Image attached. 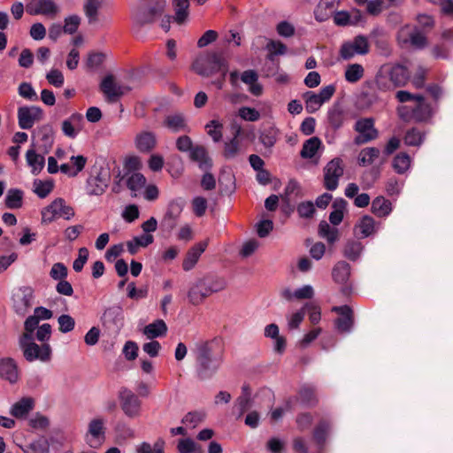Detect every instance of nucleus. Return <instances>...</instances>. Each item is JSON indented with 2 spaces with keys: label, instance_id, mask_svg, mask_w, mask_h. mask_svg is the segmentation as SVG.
I'll use <instances>...</instances> for the list:
<instances>
[{
  "label": "nucleus",
  "instance_id": "f257e3e1",
  "mask_svg": "<svg viewBox=\"0 0 453 453\" xmlns=\"http://www.w3.org/2000/svg\"><path fill=\"white\" fill-rule=\"evenodd\" d=\"M111 179L109 165L103 159L96 161L86 181V193L88 196H102Z\"/></svg>",
  "mask_w": 453,
  "mask_h": 453
},
{
  "label": "nucleus",
  "instance_id": "f03ea898",
  "mask_svg": "<svg viewBox=\"0 0 453 453\" xmlns=\"http://www.w3.org/2000/svg\"><path fill=\"white\" fill-rule=\"evenodd\" d=\"M192 69L203 77L211 76L218 72H221L223 76H226L228 64L221 53L212 52L197 57L193 62Z\"/></svg>",
  "mask_w": 453,
  "mask_h": 453
},
{
  "label": "nucleus",
  "instance_id": "7ed1b4c3",
  "mask_svg": "<svg viewBox=\"0 0 453 453\" xmlns=\"http://www.w3.org/2000/svg\"><path fill=\"white\" fill-rule=\"evenodd\" d=\"M409 79V72L402 65L384 66L376 76V84L380 89L387 90L404 85Z\"/></svg>",
  "mask_w": 453,
  "mask_h": 453
},
{
  "label": "nucleus",
  "instance_id": "20e7f679",
  "mask_svg": "<svg viewBox=\"0 0 453 453\" xmlns=\"http://www.w3.org/2000/svg\"><path fill=\"white\" fill-rule=\"evenodd\" d=\"M196 355L198 363V373L202 379H207L214 374L220 365V360L211 356L209 343L199 342L196 345Z\"/></svg>",
  "mask_w": 453,
  "mask_h": 453
},
{
  "label": "nucleus",
  "instance_id": "39448f33",
  "mask_svg": "<svg viewBox=\"0 0 453 453\" xmlns=\"http://www.w3.org/2000/svg\"><path fill=\"white\" fill-rule=\"evenodd\" d=\"M33 337L29 334H23L19 340V345L23 351L24 357L28 362L40 360L42 362H48L51 357V348L48 343L38 345L34 342Z\"/></svg>",
  "mask_w": 453,
  "mask_h": 453
},
{
  "label": "nucleus",
  "instance_id": "423d86ee",
  "mask_svg": "<svg viewBox=\"0 0 453 453\" xmlns=\"http://www.w3.org/2000/svg\"><path fill=\"white\" fill-rule=\"evenodd\" d=\"M399 117L404 121H425L431 116V108L420 96L413 105H402L397 108Z\"/></svg>",
  "mask_w": 453,
  "mask_h": 453
},
{
  "label": "nucleus",
  "instance_id": "0eeeda50",
  "mask_svg": "<svg viewBox=\"0 0 453 453\" xmlns=\"http://www.w3.org/2000/svg\"><path fill=\"white\" fill-rule=\"evenodd\" d=\"M41 214L42 222L47 224L59 218L69 220L74 216V211L71 206L66 204L64 199L57 198L44 207Z\"/></svg>",
  "mask_w": 453,
  "mask_h": 453
},
{
  "label": "nucleus",
  "instance_id": "6e6552de",
  "mask_svg": "<svg viewBox=\"0 0 453 453\" xmlns=\"http://www.w3.org/2000/svg\"><path fill=\"white\" fill-rule=\"evenodd\" d=\"M121 410L128 418H138L142 414V401L132 390L122 388L118 395Z\"/></svg>",
  "mask_w": 453,
  "mask_h": 453
},
{
  "label": "nucleus",
  "instance_id": "1a4fd4ad",
  "mask_svg": "<svg viewBox=\"0 0 453 453\" xmlns=\"http://www.w3.org/2000/svg\"><path fill=\"white\" fill-rule=\"evenodd\" d=\"M335 92L334 85H327L323 87L318 93L307 91L303 95L305 102V109L309 113H314L320 107L328 102Z\"/></svg>",
  "mask_w": 453,
  "mask_h": 453
},
{
  "label": "nucleus",
  "instance_id": "9d476101",
  "mask_svg": "<svg viewBox=\"0 0 453 453\" xmlns=\"http://www.w3.org/2000/svg\"><path fill=\"white\" fill-rule=\"evenodd\" d=\"M34 300V290L31 287L15 288L12 292V305L16 313L25 315L31 308Z\"/></svg>",
  "mask_w": 453,
  "mask_h": 453
},
{
  "label": "nucleus",
  "instance_id": "9b49d317",
  "mask_svg": "<svg viewBox=\"0 0 453 453\" xmlns=\"http://www.w3.org/2000/svg\"><path fill=\"white\" fill-rule=\"evenodd\" d=\"M344 173L343 160L340 157H334L329 161L324 167V185L327 190L337 188L340 178Z\"/></svg>",
  "mask_w": 453,
  "mask_h": 453
},
{
  "label": "nucleus",
  "instance_id": "f8f14e48",
  "mask_svg": "<svg viewBox=\"0 0 453 453\" xmlns=\"http://www.w3.org/2000/svg\"><path fill=\"white\" fill-rule=\"evenodd\" d=\"M369 50L368 39L364 35H357L353 40L342 43L340 56L342 58L349 60L357 55H366Z\"/></svg>",
  "mask_w": 453,
  "mask_h": 453
},
{
  "label": "nucleus",
  "instance_id": "ddd939ff",
  "mask_svg": "<svg viewBox=\"0 0 453 453\" xmlns=\"http://www.w3.org/2000/svg\"><path fill=\"white\" fill-rule=\"evenodd\" d=\"M26 11L30 15H42L53 19L60 12V7L53 0H30Z\"/></svg>",
  "mask_w": 453,
  "mask_h": 453
},
{
  "label": "nucleus",
  "instance_id": "4468645a",
  "mask_svg": "<svg viewBox=\"0 0 453 453\" xmlns=\"http://www.w3.org/2000/svg\"><path fill=\"white\" fill-rule=\"evenodd\" d=\"M105 440V421L104 418H96L88 425L86 441L93 449L99 448Z\"/></svg>",
  "mask_w": 453,
  "mask_h": 453
},
{
  "label": "nucleus",
  "instance_id": "2eb2a0df",
  "mask_svg": "<svg viewBox=\"0 0 453 453\" xmlns=\"http://www.w3.org/2000/svg\"><path fill=\"white\" fill-rule=\"evenodd\" d=\"M42 117L43 111L38 106H22L18 109L19 126L22 129H30Z\"/></svg>",
  "mask_w": 453,
  "mask_h": 453
},
{
  "label": "nucleus",
  "instance_id": "dca6fc26",
  "mask_svg": "<svg viewBox=\"0 0 453 453\" xmlns=\"http://www.w3.org/2000/svg\"><path fill=\"white\" fill-rule=\"evenodd\" d=\"M100 89L105 96L107 101L116 102L120 96L125 95L129 88L116 82L112 75L105 76L100 84Z\"/></svg>",
  "mask_w": 453,
  "mask_h": 453
},
{
  "label": "nucleus",
  "instance_id": "f3484780",
  "mask_svg": "<svg viewBox=\"0 0 453 453\" xmlns=\"http://www.w3.org/2000/svg\"><path fill=\"white\" fill-rule=\"evenodd\" d=\"M355 129L359 134L355 138V142L357 144L368 142L375 139L378 135V132L374 128V123L372 119H362L357 120L355 125Z\"/></svg>",
  "mask_w": 453,
  "mask_h": 453
},
{
  "label": "nucleus",
  "instance_id": "a211bd4d",
  "mask_svg": "<svg viewBox=\"0 0 453 453\" xmlns=\"http://www.w3.org/2000/svg\"><path fill=\"white\" fill-rule=\"evenodd\" d=\"M84 119L82 114L74 112L63 120L61 129L68 138L74 139L83 129Z\"/></svg>",
  "mask_w": 453,
  "mask_h": 453
},
{
  "label": "nucleus",
  "instance_id": "6ab92c4d",
  "mask_svg": "<svg viewBox=\"0 0 453 453\" xmlns=\"http://www.w3.org/2000/svg\"><path fill=\"white\" fill-rule=\"evenodd\" d=\"M398 40L401 43L410 42L416 48H422L426 45V37L419 30L410 26L401 28L398 33Z\"/></svg>",
  "mask_w": 453,
  "mask_h": 453
},
{
  "label": "nucleus",
  "instance_id": "aec40b11",
  "mask_svg": "<svg viewBox=\"0 0 453 453\" xmlns=\"http://www.w3.org/2000/svg\"><path fill=\"white\" fill-rule=\"evenodd\" d=\"M35 400L31 396H24L15 402L10 408L9 413L17 419H26L35 409Z\"/></svg>",
  "mask_w": 453,
  "mask_h": 453
},
{
  "label": "nucleus",
  "instance_id": "412c9836",
  "mask_svg": "<svg viewBox=\"0 0 453 453\" xmlns=\"http://www.w3.org/2000/svg\"><path fill=\"white\" fill-rule=\"evenodd\" d=\"M185 202L181 198H176L172 200L167 206V210L163 218L162 224L168 226L170 228H173L175 226L176 219L181 214Z\"/></svg>",
  "mask_w": 453,
  "mask_h": 453
},
{
  "label": "nucleus",
  "instance_id": "4be33fe9",
  "mask_svg": "<svg viewBox=\"0 0 453 453\" xmlns=\"http://www.w3.org/2000/svg\"><path fill=\"white\" fill-rule=\"evenodd\" d=\"M164 126L173 133L190 131L185 115L180 112L168 114L165 118Z\"/></svg>",
  "mask_w": 453,
  "mask_h": 453
},
{
  "label": "nucleus",
  "instance_id": "5701e85b",
  "mask_svg": "<svg viewBox=\"0 0 453 453\" xmlns=\"http://www.w3.org/2000/svg\"><path fill=\"white\" fill-rule=\"evenodd\" d=\"M0 377L15 383L19 380V369L15 360L12 357L0 358Z\"/></svg>",
  "mask_w": 453,
  "mask_h": 453
},
{
  "label": "nucleus",
  "instance_id": "b1692460",
  "mask_svg": "<svg viewBox=\"0 0 453 453\" xmlns=\"http://www.w3.org/2000/svg\"><path fill=\"white\" fill-rule=\"evenodd\" d=\"M134 144L139 151L148 153L157 145L156 134L151 131H142L135 135Z\"/></svg>",
  "mask_w": 453,
  "mask_h": 453
},
{
  "label": "nucleus",
  "instance_id": "393cba45",
  "mask_svg": "<svg viewBox=\"0 0 453 453\" xmlns=\"http://www.w3.org/2000/svg\"><path fill=\"white\" fill-rule=\"evenodd\" d=\"M208 245V241H203L193 246L187 253L186 257L182 263L184 271H190L195 267L200 256L203 253Z\"/></svg>",
  "mask_w": 453,
  "mask_h": 453
},
{
  "label": "nucleus",
  "instance_id": "a878e982",
  "mask_svg": "<svg viewBox=\"0 0 453 453\" xmlns=\"http://www.w3.org/2000/svg\"><path fill=\"white\" fill-rule=\"evenodd\" d=\"M210 296L202 278L196 280L188 292V301L194 305L202 303Z\"/></svg>",
  "mask_w": 453,
  "mask_h": 453
},
{
  "label": "nucleus",
  "instance_id": "bb28decb",
  "mask_svg": "<svg viewBox=\"0 0 453 453\" xmlns=\"http://www.w3.org/2000/svg\"><path fill=\"white\" fill-rule=\"evenodd\" d=\"M189 157L197 163L199 168L203 172L209 171L212 165V161L203 146L194 147L189 153Z\"/></svg>",
  "mask_w": 453,
  "mask_h": 453
},
{
  "label": "nucleus",
  "instance_id": "cd10ccee",
  "mask_svg": "<svg viewBox=\"0 0 453 453\" xmlns=\"http://www.w3.org/2000/svg\"><path fill=\"white\" fill-rule=\"evenodd\" d=\"M142 333L146 338L153 340L157 337L165 336L167 333V326L163 319H157L147 325L143 328Z\"/></svg>",
  "mask_w": 453,
  "mask_h": 453
},
{
  "label": "nucleus",
  "instance_id": "c85d7f7f",
  "mask_svg": "<svg viewBox=\"0 0 453 453\" xmlns=\"http://www.w3.org/2000/svg\"><path fill=\"white\" fill-rule=\"evenodd\" d=\"M392 203L384 196H377L372 203L371 211L379 218H386L392 211Z\"/></svg>",
  "mask_w": 453,
  "mask_h": 453
},
{
  "label": "nucleus",
  "instance_id": "c756f323",
  "mask_svg": "<svg viewBox=\"0 0 453 453\" xmlns=\"http://www.w3.org/2000/svg\"><path fill=\"white\" fill-rule=\"evenodd\" d=\"M334 311L340 314L336 320V326L341 332L349 331L352 326L351 310L348 306L334 307Z\"/></svg>",
  "mask_w": 453,
  "mask_h": 453
},
{
  "label": "nucleus",
  "instance_id": "7c9ffc66",
  "mask_svg": "<svg viewBox=\"0 0 453 453\" xmlns=\"http://www.w3.org/2000/svg\"><path fill=\"white\" fill-rule=\"evenodd\" d=\"M26 160L28 166L31 168V173L35 175L40 173L45 165L44 157L36 153L33 149L27 151Z\"/></svg>",
  "mask_w": 453,
  "mask_h": 453
},
{
  "label": "nucleus",
  "instance_id": "2f4dec72",
  "mask_svg": "<svg viewBox=\"0 0 453 453\" xmlns=\"http://www.w3.org/2000/svg\"><path fill=\"white\" fill-rule=\"evenodd\" d=\"M173 6L174 10V21L179 24H184L188 18V8H189V1L188 0H173Z\"/></svg>",
  "mask_w": 453,
  "mask_h": 453
},
{
  "label": "nucleus",
  "instance_id": "473e14b6",
  "mask_svg": "<svg viewBox=\"0 0 453 453\" xmlns=\"http://www.w3.org/2000/svg\"><path fill=\"white\" fill-rule=\"evenodd\" d=\"M322 142L319 138L313 136L306 140L300 151L301 157L304 159H311L315 157L318 150L320 149Z\"/></svg>",
  "mask_w": 453,
  "mask_h": 453
},
{
  "label": "nucleus",
  "instance_id": "72a5a7b5",
  "mask_svg": "<svg viewBox=\"0 0 453 453\" xmlns=\"http://www.w3.org/2000/svg\"><path fill=\"white\" fill-rule=\"evenodd\" d=\"M346 208L347 202L344 199L337 198L334 201L332 204L333 211L329 215V220L333 225L337 226L342 221Z\"/></svg>",
  "mask_w": 453,
  "mask_h": 453
},
{
  "label": "nucleus",
  "instance_id": "f704fd0d",
  "mask_svg": "<svg viewBox=\"0 0 453 453\" xmlns=\"http://www.w3.org/2000/svg\"><path fill=\"white\" fill-rule=\"evenodd\" d=\"M365 75V68L362 65L354 63L346 66L344 78L349 83H357Z\"/></svg>",
  "mask_w": 453,
  "mask_h": 453
},
{
  "label": "nucleus",
  "instance_id": "c9c22d12",
  "mask_svg": "<svg viewBox=\"0 0 453 453\" xmlns=\"http://www.w3.org/2000/svg\"><path fill=\"white\" fill-rule=\"evenodd\" d=\"M380 156V150L375 147H366L358 154L357 162L359 165L367 166L374 163Z\"/></svg>",
  "mask_w": 453,
  "mask_h": 453
},
{
  "label": "nucleus",
  "instance_id": "e433bc0d",
  "mask_svg": "<svg viewBox=\"0 0 453 453\" xmlns=\"http://www.w3.org/2000/svg\"><path fill=\"white\" fill-rule=\"evenodd\" d=\"M146 178L140 173H132L127 179V186L134 196L137 195L146 185Z\"/></svg>",
  "mask_w": 453,
  "mask_h": 453
},
{
  "label": "nucleus",
  "instance_id": "4c0bfd02",
  "mask_svg": "<svg viewBox=\"0 0 453 453\" xmlns=\"http://www.w3.org/2000/svg\"><path fill=\"white\" fill-rule=\"evenodd\" d=\"M202 279L210 295L222 291L226 288V281L222 277L205 276Z\"/></svg>",
  "mask_w": 453,
  "mask_h": 453
},
{
  "label": "nucleus",
  "instance_id": "58836bf2",
  "mask_svg": "<svg viewBox=\"0 0 453 453\" xmlns=\"http://www.w3.org/2000/svg\"><path fill=\"white\" fill-rule=\"evenodd\" d=\"M334 280L339 283H345L350 275V266L345 261L338 262L332 272Z\"/></svg>",
  "mask_w": 453,
  "mask_h": 453
},
{
  "label": "nucleus",
  "instance_id": "ea45409f",
  "mask_svg": "<svg viewBox=\"0 0 453 453\" xmlns=\"http://www.w3.org/2000/svg\"><path fill=\"white\" fill-rule=\"evenodd\" d=\"M5 205L9 209H19L23 204V192L17 188L9 189L5 196Z\"/></svg>",
  "mask_w": 453,
  "mask_h": 453
},
{
  "label": "nucleus",
  "instance_id": "a19ab883",
  "mask_svg": "<svg viewBox=\"0 0 453 453\" xmlns=\"http://www.w3.org/2000/svg\"><path fill=\"white\" fill-rule=\"evenodd\" d=\"M356 227L360 231L361 237L365 238L375 233V221L371 216L365 215L359 219Z\"/></svg>",
  "mask_w": 453,
  "mask_h": 453
},
{
  "label": "nucleus",
  "instance_id": "79ce46f5",
  "mask_svg": "<svg viewBox=\"0 0 453 453\" xmlns=\"http://www.w3.org/2000/svg\"><path fill=\"white\" fill-rule=\"evenodd\" d=\"M208 135L214 142H219L223 137V124L218 119H212L205 126Z\"/></svg>",
  "mask_w": 453,
  "mask_h": 453
},
{
  "label": "nucleus",
  "instance_id": "37998d69",
  "mask_svg": "<svg viewBox=\"0 0 453 453\" xmlns=\"http://www.w3.org/2000/svg\"><path fill=\"white\" fill-rule=\"evenodd\" d=\"M27 426L35 430H44L50 426V419L41 412H35L27 418Z\"/></svg>",
  "mask_w": 453,
  "mask_h": 453
},
{
  "label": "nucleus",
  "instance_id": "c03bdc74",
  "mask_svg": "<svg viewBox=\"0 0 453 453\" xmlns=\"http://www.w3.org/2000/svg\"><path fill=\"white\" fill-rule=\"evenodd\" d=\"M363 250L364 246L361 242L351 241L346 243L343 254L348 259L355 261L360 257Z\"/></svg>",
  "mask_w": 453,
  "mask_h": 453
},
{
  "label": "nucleus",
  "instance_id": "a18cd8bd",
  "mask_svg": "<svg viewBox=\"0 0 453 453\" xmlns=\"http://www.w3.org/2000/svg\"><path fill=\"white\" fill-rule=\"evenodd\" d=\"M319 234L328 242L334 243L338 239V230L331 227L326 221H321L319 226Z\"/></svg>",
  "mask_w": 453,
  "mask_h": 453
},
{
  "label": "nucleus",
  "instance_id": "49530a36",
  "mask_svg": "<svg viewBox=\"0 0 453 453\" xmlns=\"http://www.w3.org/2000/svg\"><path fill=\"white\" fill-rule=\"evenodd\" d=\"M411 166V157L406 153L398 154L393 160V167L395 171L403 174L409 170Z\"/></svg>",
  "mask_w": 453,
  "mask_h": 453
},
{
  "label": "nucleus",
  "instance_id": "de8ad7c7",
  "mask_svg": "<svg viewBox=\"0 0 453 453\" xmlns=\"http://www.w3.org/2000/svg\"><path fill=\"white\" fill-rule=\"evenodd\" d=\"M24 453H48L49 444L44 439L34 441L28 445L21 448Z\"/></svg>",
  "mask_w": 453,
  "mask_h": 453
},
{
  "label": "nucleus",
  "instance_id": "09e8293b",
  "mask_svg": "<svg viewBox=\"0 0 453 453\" xmlns=\"http://www.w3.org/2000/svg\"><path fill=\"white\" fill-rule=\"evenodd\" d=\"M278 130L274 127H269L264 130L259 137L262 144L266 148H272L277 142Z\"/></svg>",
  "mask_w": 453,
  "mask_h": 453
},
{
  "label": "nucleus",
  "instance_id": "8fccbe9b",
  "mask_svg": "<svg viewBox=\"0 0 453 453\" xmlns=\"http://www.w3.org/2000/svg\"><path fill=\"white\" fill-rule=\"evenodd\" d=\"M102 2L103 0H86L84 9L89 23H93L96 20L97 11Z\"/></svg>",
  "mask_w": 453,
  "mask_h": 453
},
{
  "label": "nucleus",
  "instance_id": "3c124183",
  "mask_svg": "<svg viewBox=\"0 0 453 453\" xmlns=\"http://www.w3.org/2000/svg\"><path fill=\"white\" fill-rule=\"evenodd\" d=\"M180 453H202L201 448L191 439H181L178 442Z\"/></svg>",
  "mask_w": 453,
  "mask_h": 453
},
{
  "label": "nucleus",
  "instance_id": "603ef678",
  "mask_svg": "<svg viewBox=\"0 0 453 453\" xmlns=\"http://www.w3.org/2000/svg\"><path fill=\"white\" fill-rule=\"evenodd\" d=\"M165 442L157 440L153 446L148 442H142L136 448V453H163Z\"/></svg>",
  "mask_w": 453,
  "mask_h": 453
},
{
  "label": "nucleus",
  "instance_id": "864d4df0",
  "mask_svg": "<svg viewBox=\"0 0 453 453\" xmlns=\"http://www.w3.org/2000/svg\"><path fill=\"white\" fill-rule=\"evenodd\" d=\"M34 192L40 197H46L53 189V183L51 181H42L36 180L34 181Z\"/></svg>",
  "mask_w": 453,
  "mask_h": 453
},
{
  "label": "nucleus",
  "instance_id": "5fc2aeb1",
  "mask_svg": "<svg viewBox=\"0 0 453 453\" xmlns=\"http://www.w3.org/2000/svg\"><path fill=\"white\" fill-rule=\"evenodd\" d=\"M18 93L19 95L29 101H37L38 96L32 87V85L28 82H22L19 84L18 88Z\"/></svg>",
  "mask_w": 453,
  "mask_h": 453
},
{
  "label": "nucleus",
  "instance_id": "6e6d98bb",
  "mask_svg": "<svg viewBox=\"0 0 453 453\" xmlns=\"http://www.w3.org/2000/svg\"><path fill=\"white\" fill-rule=\"evenodd\" d=\"M238 116L245 120L254 122L260 119V113L255 108L242 106L238 110Z\"/></svg>",
  "mask_w": 453,
  "mask_h": 453
},
{
  "label": "nucleus",
  "instance_id": "4d7b16f0",
  "mask_svg": "<svg viewBox=\"0 0 453 453\" xmlns=\"http://www.w3.org/2000/svg\"><path fill=\"white\" fill-rule=\"evenodd\" d=\"M58 329L61 333L66 334L73 330L75 320L68 314H63L58 319Z\"/></svg>",
  "mask_w": 453,
  "mask_h": 453
},
{
  "label": "nucleus",
  "instance_id": "13d9d810",
  "mask_svg": "<svg viewBox=\"0 0 453 453\" xmlns=\"http://www.w3.org/2000/svg\"><path fill=\"white\" fill-rule=\"evenodd\" d=\"M38 134L41 141L42 142V146L47 150L52 146L54 142L52 128L49 126L42 127L39 129Z\"/></svg>",
  "mask_w": 453,
  "mask_h": 453
},
{
  "label": "nucleus",
  "instance_id": "bf43d9fd",
  "mask_svg": "<svg viewBox=\"0 0 453 453\" xmlns=\"http://www.w3.org/2000/svg\"><path fill=\"white\" fill-rule=\"evenodd\" d=\"M328 120L334 128H339L344 122L343 111L338 107L332 108L328 111Z\"/></svg>",
  "mask_w": 453,
  "mask_h": 453
},
{
  "label": "nucleus",
  "instance_id": "052dcab7",
  "mask_svg": "<svg viewBox=\"0 0 453 453\" xmlns=\"http://www.w3.org/2000/svg\"><path fill=\"white\" fill-rule=\"evenodd\" d=\"M422 142L423 135L416 128L409 130L404 136V143L408 146H419Z\"/></svg>",
  "mask_w": 453,
  "mask_h": 453
},
{
  "label": "nucleus",
  "instance_id": "680f3d73",
  "mask_svg": "<svg viewBox=\"0 0 453 453\" xmlns=\"http://www.w3.org/2000/svg\"><path fill=\"white\" fill-rule=\"evenodd\" d=\"M138 349L139 348L135 342L127 341L123 347L122 353L127 360L133 361L138 356Z\"/></svg>",
  "mask_w": 453,
  "mask_h": 453
},
{
  "label": "nucleus",
  "instance_id": "e2e57ef3",
  "mask_svg": "<svg viewBox=\"0 0 453 453\" xmlns=\"http://www.w3.org/2000/svg\"><path fill=\"white\" fill-rule=\"evenodd\" d=\"M46 79L50 85H52L56 88L62 87L65 82V78H64L63 73L58 69H51L46 74Z\"/></svg>",
  "mask_w": 453,
  "mask_h": 453
},
{
  "label": "nucleus",
  "instance_id": "0e129e2a",
  "mask_svg": "<svg viewBox=\"0 0 453 453\" xmlns=\"http://www.w3.org/2000/svg\"><path fill=\"white\" fill-rule=\"evenodd\" d=\"M240 150V142L237 139H231L225 143L224 156L226 158H234Z\"/></svg>",
  "mask_w": 453,
  "mask_h": 453
},
{
  "label": "nucleus",
  "instance_id": "69168bd1",
  "mask_svg": "<svg viewBox=\"0 0 453 453\" xmlns=\"http://www.w3.org/2000/svg\"><path fill=\"white\" fill-rule=\"evenodd\" d=\"M205 418V414L202 411H195L188 413L182 419V422L186 425H189L192 427L196 426L199 423L203 422Z\"/></svg>",
  "mask_w": 453,
  "mask_h": 453
},
{
  "label": "nucleus",
  "instance_id": "338daca9",
  "mask_svg": "<svg viewBox=\"0 0 453 453\" xmlns=\"http://www.w3.org/2000/svg\"><path fill=\"white\" fill-rule=\"evenodd\" d=\"M81 23V19L77 15H72L65 19L64 32L66 34H73L77 31Z\"/></svg>",
  "mask_w": 453,
  "mask_h": 453
},
{
  "label": "nucleus",
  "instance_id": "774afa93",
  "mask_svg": "<svg viewBox=\"0 0 453 453\" xmlns=\"http://www.w3.org/2000/svg\"><path fill=\"white\" fill-rule=\"evenodd\" d=\"M192 208L197 217L204 215L207 209V200L202 196H196L192 200Z\"/></svg>",
  "mask_w": 453,
  "mask_h": 453
}]
</instances>
